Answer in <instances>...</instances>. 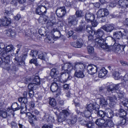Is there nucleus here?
I'll use <instances>...</instances> for the list:
<instances>
[{
    "label": "nucleus",
    "mask_w": 128,
    "mask_h": 128,
    "mask_svg": "<svg viewBox=\"0 0 128 128\" xmlns=\"http://www.w3.org/2000/svg\"><path fill=\"white\" fill-rule=\"evenodd\" d=\"M120 115L119 116L123 117L125 116L126 114V112L123 109L120 108L117 113Z\"/></svg>",
    "instance_id": "2f4dec72"
},
{
    "label": "nucleus",
    "mask_w": 128,
    "mask_h": 128,
    "mask_svg": "<svg viewBox=\"0 0 128 128\" xmlns=\"http://www.w3.org/2000/svg\"><path fill=\"white\" fill-rule=\"evenodd\" d=\"M94 34H89L88 36V39L89 40L92 41L94 39L93 36Z\"/></svg>",
    "instance_id": "e2e57ef3"
},
{
    "label": "nucleus",
    "mask_w": 128,
    "mask_h": 128,
    "mask_svg": "<svg viewBox=\"0 0 128 128\" xmlns=\"http://www.w3.org/2000/svg\"><path fill=\"white\" fill-rule=\"evenodd\" d=\"M72 78V76L70 73V71L67 72H62L60 75V81L61 82L64 83Z\"/></svg>",
    "instance_id": "20e7f679"
},
{
    "label": "nucleus",
    "mask_w": 128,
    "mask_h": 128,
    "mask_svg": "<svg viewBox=\"0 0 128 128\" xmlns=\"http://www.w3.org/2000/svg\"><path fill=\"white\" fill-rule=\"evenodd\" d=\"M96 108V105H94L92 104H90L87 106L86 108V110L91 112L93 111L94 112V111L96 110L95 109Z\"/></svg>",
    "instance_id": "bb28decb"
},
{
    "label": "nucleus",
    "mask_w": 128,
    "mask_h": 128,
    "mask_svg": "<svg viewBox=\"0 0 128 128\" xmlns=\"http://www.w3.org/2000/svg\"><path fill=\"white\" fill-rule=\"evenodd\" d=\"M109 14L108 10L106 8L100 9L99 10L97 13L98 18H100L107 16Z\"/></svg>",
    "instance_id": "6e6552de"
},
{
    "label": "nucleus",
    "mask_w": 128,
    "mask_h": 128,
    "mask_svg": "<svg viewBox=\"0 0 128 128\" xmlns=\"http://www.w3.org/2000/svg\"><path fill=\"white\" fill-rule=\"evenodd\" d=\"M0 116L3 118H6L7 117V114L6 110H0Z\"/></svg>",
    "instance_id": "de8ad7c7"
},
{
    "label": "nucleus",
    "mask_w": 128,
    "mask_h": 128,
    "mask_svg": "<svg viewBox=\"0 0 128 128\" xmlns=\"http://www.w3.org/2000/svg\"><path fill=\"white\" fill-rule=\"evenodd\" d=\"M108 71L104 68H103L100 69L98 72L99 77L102 78L104 76L107 74Z\"/></svg>",
    "instance_id": "b1692460"
},
{
    "label": "nucleus",
    "mask_w": 128,
    "mask_h": 128,
    "mask_svg": "<svg viewBox=\"0 0 128 128\" xmlns=\"http://www.w3.org/2000/svg\"><path fill=\"white\" fill-rule=\"evenodd\" d=\"M120 120V125H124L126 124V119L123 117H122Z\"/></svg>",
    "instance_id": "052dcab7"
},
{
    "label": "nucleus",
    "mask_w": 128,
    "mask_h": 128,
    "mask_svg": "<svg viewBox=\"0 0 128 128\" xmlns=\"http://www.w3.org/2000/svg\"><path fill=\"white\" fill-rule=\"evenodd\" d=\"M28 94L30 97L31 98L34 95V92L33 90H30L29 91Z\"/></svg>",
    "instance_id": "774afa93"
},
{
    "label": "nucleus",
    "mask_w": 128,
    "mask_h": 128,
    "mask_svg": "<svg viewBox=\"0 0 128 128\" xmlns=\"http://www.w3.org/2000/svg\"><path fill=\"white\" fill-rule=\"evenodd\" d=\"M128 8V5L126 6H120L119 8V10L120 11V13H126L127 12L126 8Z\"/></svg>",
    "instance_id": "ea45409f"
},
{
    "label": "nucleus",
    "mask_w": 128,
    "mask_h": 128,
    "mask_svg": "<svg viewBox=\"0 0 128 128\" xmlns=\"http://www.w3.org/2000/svg\"><path fill=\"white\" fill-rule=\"evenodd\" d=\"M6 53L3 52L2 54V55L4 58V59H5L4 61L6 64V66H8L9 64L8 63L10 61V56L9 55H8L6 56Z\"/></svg>",
    "instance_id": "a878e982"
},
{
    "label": "nucleus",
    "mask_w": 128,
    "mask_h": 128,
    "mask_svg": "<svg viewBox=\"0 0 128 128\" xmlns=\"http://www.w3.org/2000/svg\"><path fill=\"white\" fill-rule=\"evenodd\" d=\"M124 34L122 33L121 31L119 32H116L113 33V38H112V40L113 41V39H114L117 41V40H119L124 35Z\"/></svg>",
    "instance_id": "4468645a"
},
{
    "label": "nucleus",
    "mask_w": 128,
    "mask_h": 128,
    "mask_svg": "<svg viewBox=\"0 0 128 128\" xmlns=\"http://www.w3.org/2000/svg\"><path fill=\"white\" fill-rule=\"evenodd\" d=\"M101 28L107 32H111L114 29V28L111 24H107L101 27Z\"/></svg>",
    "instance_id": "a211bd4d"
},
{
    "label": "nucleus",
    "mask_w": 128,
    "mask_h": 128,
    "mask_svg": "<svg viewBox=\"0 0 128 128\" xmlns=\"http://www.w3.org/2000/svg\"><path fill=\"white\" fill-rule=\"evenodd\" d=\"M47 117V119L46 120L47 122H49V124L52 123L54 122V117H52L51 116H46Z\"/></svg>",
    "instance_id": "6e6d98bb"
},
{
    "label": "nucleus",
    "mask_w": 128,
    "mask_h": 128,
    "mask_svg": "<svg viewBox=\"0 0 128 128\" xmlns=\"http://www.w3.org/2000/svg\"><path fill=\"white\" fill-rule=\"evenodd\" d=\"M26 116L28 117V118H34L35 120H37L36 116L34 114H32V113H31L30 112H27L26 113Z\"/></svg>",
    "instance_id": "79ce46f5"
},
{
    "label": "nucleus",
    "mask_w": 128,
    "mask_h": 128,
    "mask_svg": "<svg viewBox=\"0 0 128 128\" xmlns=\"http://www.w3.org/2000/svg\"><path fill=\"white\" fill-rule=\"evenodd\" d=\"M84 65L78 63H76L74 65V70L75 72L84 70Z\"/></svg>",
    "instance_id": "f3484780"
},
{
    "label": "nucleus",
    "mask_w": 128,
    "mask_h": 128,
    "mask_svg": "<svg viewBox=\"0 0 128 128\" xmlns=\"http://www.w3.org/2000/svg\"><path fill=\"white\" fill-rule=\"evenodd\" d=\"M34 84L38 86L40 84V81L39 77L38 76H35L32 81Z\"/></svg>",
    "instance_id": "c85d7f7f"
},
{
    "label": "nucleus",
    "mask_w": 128,
    "mask_h": 128,
    "mask_svg": "<svg viewBox=\"0 0 128 128\" xmlns=\"http://www.w3.org/2000/svg\"><path fill=\"white\" fill-rule=\"evenodd\" d=\"M94 122L89 121L87 122L85 126L88 128H94Z\"/></svg>",
    "instance_id": "37998d69"
},
{
    "label": "nucleus",
    "mask_w": 128,
    "mask_h": 128,
    "mask_svg": "<svg viewBox=\"0 0 128 128\" xmlns=\"http://www.w3.org/2000/svg\"><path fill=\"white\" fill-rule=\"evenodd\" d=\"M28 87L29 90H36V88L38 87V86L35 84H34V82H33L32 83L31 82L29 84Z\"/></svg>",
    "instance_id": "c9c22d12"
},
{
    "label": "nucleus",
    "mask_w": 128,
    "mask_h": 128,
    "mask_svg": "<svg viewBox=\"0 0 128 128\" xmlns=\"http://www.w3.org/2000/svg\"><path fill=\"white\" fill-rule=\"evenodd\" d=\"M11 22V19L10 18H7L5 16L3 18L0 22L1 25L8 26L10 24Z\"/></svg>",
    "instance_id": "ddd939ff"
},
{
    "label": "nucleus",
    "mask_w": 128,
    "mask_h": 128,
    "mask_svg": "<svg viewBox=\"0 0 128 128\" xmlns=\"http://www.w3.org/2000/svg\"><path fill=\"white\" fill-rule=\"evenodd\" d=\"M48 4L43 6L40 5L38 6L37 8L36 13L39 15H44L46 12V10L48 8Z\"/></svg>",
    "instance_id": "423d86ee"
},
{
    "label": "nucleus",
    "mask_w": 128,
    "mask_h": 128,
    "mask_svg": "<svg viewBox=\"0 0 128 128\" xmlns=\"http://www.w3.org/2000/svg\"><path fill=\"white\" fill-rule=\"evenodd\" d=\"M85 18L87 22H92L94 19V16L92 13L88 12L86 14Z\"/></svg>",
    "instance_id": "f8f14e48"
},
{
    "label": "nucleus",
    "mask_w": 128,
    "mask_h": 128,
    "mask_svg": "<svg viewBox=\"0 0 128 128\" xmlns=\"http://www.w3.org/2000/svg\"><path fill=\"white\" fill-rule=\"evenodd\" d=\"M119 85V84H112L110 85L107 87V91L111 92L112 93L116 92L117 94H121L124 95V93L123 91L118 90L120 88Z\"/></svg>",
    "instance_id": "7ed1b4c3"
},
{
    "label": "nucleus",
    "mask_w": 128,
    "mask_h": 128,
    "mask_svg": "<svg viewBox=\"0 0 128 128\" xmlns=\"http://www.w3.org/2000/svg\"><path fill=\"white\" fill-rule=\"evenodd\" d=\"M105 122V120L104 118H102L97 119L95 122L96 124L98 126L104 127Z\"/></svg>",
    "instance_id": "6ab92c4d"
},
{
    "label": "nucleus",
    "mask_w": 128,
    "mask_h": 128,
    "mask_svg": "<svg viewBox=\"0 0 128 128\" xmlns=\"http://www.w3.org/2000/svg\"><path fill=\"white\" fill-rule=\"evenodd\" d=\"M32 114H34L36 116V115H37L39 114V112L37 110H34L32 111Z\"/></svg>",
    "instance_id": "338daca9"
},
{
    "label": "nucleus",
    "mask_w": 128,
    "mask_h": 128,
    "mask_svg": "<svg viewBox=\"0 0 128 128\" xmlns=\"http://www.w3.org/2000/svg\"><path fill=\"white\" fill-rule=\"evenodd\" d=\"M6 68L7 70L11 71L14 73L18 70V66L12 63L10 65L9 64L8 66H7Z\"/></svg>",
    "instance_id": "dca6fc26"
},
{
    "label": "nucleus",
    "mask_w": 128,
    "mask_h": 128,
    "mask_svg": "<svg viewBox=\"0 0 128 128\" xmlns=\"http://www.w3.org/2000/svg\"><path fill=\"white\" fill-rule=\"evenodd\" d=\"M97 38L95 39V46L97 47H100L104 49H108V46L106 43V40L107 38Z\"/></svg>",
    "instance_id": "f03ea898"
},
{
    "label": "nucleus",
    "mask_w": 128,
    "mask_h": 128,
    "mask_svg": "<svg viewBox=\"0 0 128 128\" xmlns=\"http://www.w3.org/2000/svg\"><path fill=\"white\" fill-rule=\"evenodd\" d=\"M107 100H109L110 101L109 103L113 106L115 103V100H116V97L114 95L112 97L108 96L107 98Z\"/></svg>",
    "instance_id": "cd10ccee"
},
{
    "label": "nucleus",
    "mask_w": 128,
    "mask_h": 128,
    "mask_svg": "<svg viewBox=\"0 0 128 128\" xmlns=\"http://www.w3.org/2000/svg\"><path fill=\"white\" fill-rule=\"evenodd\" d=\"M24 94L25 95V96H24V98H23V104H26L28 102V99L24 97H25L27 96V93L26 92H25L24 93Z\"/></svg>",
    "instance_id": "680f3d73"
},
{
    "label": "nucleus",
    "mask_w": 128,
    "mask_h": 128,
    "mask_svg": "<svg viewBox=\"0 0 128 128\" xmlns=\"http://www.w3.org/2000/svg\"><path fill=\"white\" fill-rule=\"evenodd\" d=\"M75 14L76 18H80L83 16L84 14L83 11L78 10L76 11Z\"/></svg>",
    "instance_id": "58836bf2"
},
{
    "label": "nucleus",
    "mask_w": 128,
    "mask_h": 128,
    "mask_svg": "<svg viewBox=\"0 0 128 128\" xmlns=\"http://www.w3.org/2000/svg\"><path fill=\"white\" fill-rule=\"evenodd\" d=\"M49 104L52 106H54L56 104V100L54 98H52L50 99Z\"/></svg>",
    "instance_id": "864d4df0"
},
{
    "label": "nucleus",
    "mask_w": 128,
    "mask_h": 128,
    "mask_svg": "<svg viewBox=\"0 0 128 128\" xmlns=\"http://www.w3.org/2000/svg\"><path fill=\"white\" fill-rule=\"evenodd\" d=\"M38 52L35 50H32L30 54V56L32 57L36 58L37 56Z\"/></svg>",
    "instance_id": "49530a36"
},
{
    "label": "nucleus",
    "mask_w": 128,
    "mask_h": 128,
    "mask_svg": "<svg viewBox=\"0 0 128 128\" xmlns=\"http://www.w3.org/2000/svg\"><path fill=\"white\" fill-rule=\"evenodd\" d=\"M69 114L70 113L67 110H62L58 117V121L59 122H62L65 121Z\"/></svg>",
    "instance_id": "39448f33"
},
{
    "label": "nucleus",
    "mask_w": 128,
    "mask_h": 128,
    "mask_svg": "<svg viewBox=\"0 0 128 128\" xmlns=\"http://www.w3.org/2000/svg\"><path fill=\"white\" fill-rule=\"evenodd\" d=\"M100 104L103 105H107L108 104L107 100H106L103 98L100 100Z\"/></svg>",
    "instance_id": "13d9d810"
},
{
    "label": "nucleus",
    "mask_w": 128,
    "mask_h": 128,
    "mask_svg": "<svg viewBox=\"0 0 128 128\" xmlns=\"http://www.w3.org/2000/svg\"><path fill=\"white\" fill-rule=\"evenodd\" d=\"M113 41L114 42V44L111 46H109L108 49L109 51L112 50L115 52L120 53L121 52L124 50V48L125 47L124 45H120L118 42V41H116V40L113 39Z\"/></svg>",
    "instance_id": "f257e3e1"
},
{
    "label": "nucleus",
    "mask_w": 128,
    "mask_h": 128,
    "mask_svg": "<svg viewBox=\"0 0 128 128\" xmlns=\"http://www.w3.org/2000/svg\"><path fill=\"white\" fill-rule=\"evenodd\" d=\"M86 70L89 74L92 75L97 72L98 68L96 66L90 64L87 66Z\"/></svg>",
    "instance_id": "1a4fd4ad"
},
{
    "label": "nucleus",
    "mask_w": 128,
    "mask_h": 128,
    "mask_svg": "<svg viewBox=\"0 0 128 128\" xmlns=\"http://www.w3.org/2000/svg\"><path fill=\"white\" fill-rule=\"evenodd\" d=\"M88 53L91 54H92L94 52V49L93 47L91 46H87Z\"/></svg>",
    "instance_id": "c03bdc74"
},
{
    "label": "nucleus",
    "mask_w": 128,
    "mask_h": 128,
    "mask_svg": "<svg viewBox=\"0 0 128 128\" xmlns=\"http://www.w3.org/2000/svg\"><path fill=\"white\" fill-rule=\"evenodd\" d=\"M58 73V72L56 69L53 68L51 70L50 75L52 77L54 78L55 77Z\"/></svg>",
    "instance_id": "72a5a7b5"
},
{
    "label": "nucleus",
    "mask_w": 128,
    "mask_h": 128,
    "mask_svg": "<svg viewBox=\"0 0 128 128\" xmlns=\"http://www.w3.org/2000/svg\"><path fill=\"white\" fill-rule=\"evenodd\" d=\"M118 3L120 6H126L128 5V0H119Z\"/></svg>",
    "instance_id": "f704fd0d"
},
{
    "label": "nucleus",
    "mask_w": 128,
    "mask_h": 128,
    "mask_svg": "<svg viewBox=\"0 0 128 128\" xmlns=\"http://www.w3.org/2000/svg\"><path fill=\"white\" fill-rule=\"evenodd\" d=\"M13 46L12 45H10L7 46L5 49V51L4 52L6 53L13 51L14 50Z\"/></svg>",
    "instance_id": "7c9ffc66"
},
{
    "label": "nucleus",
    "mask_w": 128,
    "mask_h": 128,
    "mask_svg": "<svg viewBox=\"0 0 128 128\" xmlns=\"http://www.w3.org/2000/svg\"><path fill=\"white\" fill-rule=\"evenodd\" d=\"M122 104L127 108H128V100H124L122 102Z\"/></svg>",
    "instance_id": "69168bd1"
},
{
    "label": "nucleus",
    "mask_w": 128,
    "mask_h": 128,
    "mask_svg": "<svg viewBox=\"0 0 128 128\" xmlns=\"http://www.w3.org/2000/svg\"><path fill=\"white\" fill-rule=\"evenodd\" d=\"M77 119V116L76 115H72L71 116L70 119H67L66 121L69 125H73L76 123Z\"/></svg>",
    "instance_id": "9b49d317"
},
{
    "label": "nucleus",
    "mask_w": 128,
    "mask_h": 128,
    "mask_svg": "<svg viewBox=\"0 0 128 128\" xmlns=\"http://www.w3.org/2000/svg\"><path fill=\"white\" fill-rule=\"evenodd\" d=\"M103 29L101 27L99 29H98L96 31H94V33L97 38H104V32L102 30Z\"/></svg>",
    "instance_id": "2eb2a0df"
},
{
    "label": "nucleus",
    "mask_w": 128,
    "mask_h": 128,
    "mask_svg": "<svg viewBox=\"0 0 128 128\" xmlns=\"http://www.w3.org/2000/svg\"><path fill=\"white\" fill-rule=\"evenodd\" d=\"M77 45L78 48H80L82 46L83 42L82 40L81 39H78L76 41Z\"/></svg>",
    "instance_id": "09e8293b"
},
{
    "label": "nucleus",
    "mask_w": 128,
    "mask_h": 128,
    "mask_svg": "<svg viewBox=\"0 0 128 128\" xmlns=\"http://www.w3.org/2000/svg\"><path fill=\"white\" fill-rule=\"evenodd\" d=\"M68 24L70 26H75L78 24V20L75 15H70L67 18Z\"/></svg>",
    "instance_id": "0eeeda50"
},
{
    "label": "nucleus",
    "mask_w": 128,
    "mask_h": 128,
    "mask_svg": "<svg viewBox=\"0 0 128 128\" xmlns=\"http://www.w3.org/2000/svg\"><path fill=\"white\" fill-rule=\"evenodd\" d=\"M68 70L70 71L72 69H74V67L72 64L70 63H67Z\"/></svg>",
    "instance_id": "4d7b16f0"
},
{
    "label": "nucleus",
    "mask_w": 128,
    "mask_h": 128,
    "mask_svg": "<svg viewBox=\"0 0 128 128\" xmlns=\"http://www.w3.org/2000/svg\"><path fill=\"white\" fill-rule=\"evenodd\" d=\"M19 51V49H18L16 51V52L14 54H15V56H16L15 57V58H14V60L16 61L18 63V62H19V61H20V59H21V58L20 57H18V55H17L16 54H17Z\"/></svg>",
    "instance_id": "3c124183"
},
{
    "label": "nucleus",
    "mask_w": 128,
    "mask_h": 128,
    "mask_svg": "<svg viewBox=\"0 0 128 128\" xmlns=\"http://www.w3.org/2000/svg\"><path fill=\"white\" fill-rule=\"evenodd\" d=\"M21 106L20 108L21 109V112H22V111L23 110L24 108H25V110H26L27 108V105L23 104L20 103Z\"/></svg>",
    "instance_id": "bf43d9fd"
},
{
    "label": "nucleus",
    "mask_w": 128,
    "mask_h": 128,
    "mask_svg": "<svg viewBox=\"0 0 128 128\" xmlns=\"http://www.w3.org/2000/svg\"><path fill=\"white\" fill-rule=\"evenodd\" d=\"M120 73L118 71H115L112 73V76L116 80H118L120 77Z\"/></svg>",
    "instance_id": "4c0bfd02"
},
{
    "label": "nucleus",
    "mask_w": 128,
    "mask_h": 128,
    "mask_svg": "<svg viewBox=\"0 0 128 128\" xmlns=\"http://www.w3.org/2000/svg\"><path fill=\"white\" fill-rule=\"evenodd\" d=\"M95 111H94L95 114H97L98 117L104 118L105 117V111L104 112L102 110H98V108H95Z\"/></svg>",
    "instance_id": "412c9836"
},
{
    "label": "nucleus",
    "mask_w": 128,
    "mask_h": 128,
    "mask_svg": "<svg viewBox=\"0 0 128 128\" xmlns=\"http://www.w3.org/2000/svg\"><path fill=\"white\" fill-rule=\"evenodd\" d=\"M91 112L86 110H85L84 112V117H86V118H88L89 119V117H90Z\"/></svg>",
    "instance_id": "a18cd8bd"
},
{
    "label": "nucleus",
    "mask_w": 128,
    "mask_h": 128,
    "mask_svg": "<svg viewBox=\"0 0 128 128\" xmlns=\"http://www.w3.org/2000/svg\"><path fill=\"white\" fill-rule=\"evenodd\" d=\"M6 34L8 36L12 37L15 36L16 33L13 30H10L8 31L6 33Z\"/></svg>",
    "instance_id": "a19ab883"
},
{
    "label": "nucleus",
    "mask_w": 128,
    "mask_h": 128,
    "mask_svg": "<svg viewBox=\"0 0 128 128\" xmlns=\"http://www.w3.org/2000/svg\"><path fill=\"white\" fill-rule=\"evenodd\" d=\"M4 15L9 16L12 14V12L11 10H5L4 12Z\"/></svg>",
    "instance_id": "0e129e2a"
},
{
    "label": "nucleus",
    "mask_w": 128,
    "mask_h": 128,
    "mask_svg": "<svg viewBox=\"0 0 128 128\" xmlns=\"http://www.w3.org/2000/svg\"><path fill=\"white\" fill-rule=\"evenodd\" d=\"M66 13L65 8L64 6L58 8L56 11L57 16L60 18H62Z\"/></svg>",
    "instance_id": "9d476101"
},
{
    "label": "nucleus",
    "mask_w": 128,
    "mask_h": 128,
    "mask_svg": "<svg viewBox=\"0 0 128 128\" xmlns=\"http://www.w3.org/2000/svg\"><path fill=\"white\" fill-rule=\"evenodd\" d=\"M50 89L52 92H57L59 89L57 84L55 82L52 83L50 87Z\"/></svg>",
    "instance_id": "393cba45"
},
{
    "label": "nucleus",
    "mask_w": 128,
    "mask_h": 128,
    "mask_svg": "<svg viewBox=\"0 0 128 128\" xmlns=\"http://www.w3.org/2000/svg\"><path fill=\"white\" fill-rule=\"evenodd\" d=\"M78 119L79 122L81 125L85 126H86L87 122L89 120L88 118H86V117H84V116L82 117H79Z\"/></svg>",
    "instance_id": "aec40b11"
},
{
    "label": "nucleus",
    "mask_w": 128,
    "mask_h": 128,
    "mask_svg": "<svg viewBox=\"0 0 128 128\" xmlns=\"http://www.w3.org/2000/svg\"><path fill=\"white\" fill-rule=\"evenodd\" d=\"M86 30L89 34H93L94 33V30H92L91 26L89 25L87 26L86 27Z\"/></svg>",
    "instance_id": "8fccbe9b"
},
{
    "label": "nucleus",
    "mask_w": 128,
    "mask_h": 128,
    "mask_svg": "<svg viewBox=\"0 0 128 128\" xmlns=\"http://www.w3.org/2000/svg\"><path fill=\"white\" fill-rule=\"evenodd\" d=\"M67 63L62 64V71L64 72H67V71H69L68 70Z\"/></svg>",
    "instance_id": "603ef678"
},
{
    "label": "nucleus",
    "mask_w": 128,
    "mask_h": 128,
    "mask_svg": "<svg viewBox=\"0 0 128 128\" xmlns=\"http://www.w3.org/2000/svg\"><path fill=\"white\" fill-rule=\"evenodd\" d=\"M85 28V26L84 25H80L78 26L74 30L78 32H81L84 30Z\"/></svg>",
    "instance_id": "e433bc0d"
},
{
    "label": "nucleus",
    "mask_w": 128,
    "mask_h": 128,
    "mask_svg": "<svg viewBox=\"0 0 128 128\" xmlns=\"http://www.w3.org/2000/svg\"><path fill=\"white\" fill-rule=\"evenodd\" d=\"M84 70L75 72L74 76L75 77L78 78H83L85 76L83 71Z\"/></svg>",
    "instance_id": "4be33fe9"
},
{
    "label": "nucleus",
    "mask_w": 128,
    "mask_h": 128,
    "mask_svg": "<svg viewBox=\"0 0 128 128\" xmlns=\"http://www.w3.org/2000/svg\"><path fill=\"white\" fill-rule=\"evenodd\" d=\"M104 125V127L111 128L113 127L114 123L112 121L110 120H106V121Z\"/></svg>",
    "instance_id": "c756f323"
},
{
    "label": "nucleus",
    "mask_w": 128,
    "mask_h": 128,
    "mask_svg": "<svg viewBox=\"0 0 128 128\" xmlns=\"http://www.w3.org/2000/svg\"><path fill=\"white\" fill-rule=\"evenodd\" d=\"M5 46L4 44L3 43L0 44V54L3 53V52H4L5 49L4 48Z\"/></svg>",
    "instance_id": "5fc2aeb1"
},
{
    "label": "nucleus",
    "mask_w": 128,
    "mask_h": 128,
    "mask_svg": "<svg viewBox=\"0 0 128 128\" xmlns=\"http://www.w3.org/2000/svg\"><path fill=\"white\" fill-rule=\"evenodd\" d=\"M46 56L47 54L45 53L40 52L38 53V58L42 60H45Z\"/></svg>",
    "instance_id": "473e14b6"
},
{
    "label": "nucleus",
    "mask_w": 128,
    "mask_h": 128,
    "mask_svg": "<svg viewBox=\"0 0 128 128\" xmlns=\"http://www.w3.org/2000/svg\"><path fill=\"white\" fill-rule=\"evenodd\" d=\"M113 116V111L111 109L109 108L105 110V116H106L109 118H112Z\"/></svg>",
    "instance_id": "5701e85b"
}]
</instances>
